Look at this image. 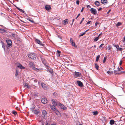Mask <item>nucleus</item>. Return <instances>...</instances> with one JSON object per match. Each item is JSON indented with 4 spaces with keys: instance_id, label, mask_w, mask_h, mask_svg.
<instances>
[{
    "instance_id": "2eb2a0df",
    "label": "nucleus",
    "mask_w": 125,
    "mask_h": 125,
    "mask_svg": "<svg viewBox=\"0 0 125 125\" xmlns=\"http://www.w3.org/2000/svg\"><path fill=\"white\" fill-rule=\"evenodd\" d=\"M59 105L62 109L64 110L66 108L63 105H62L61 103H59Z\"/></svg>"
},
{
    "instance_id": "9d476101",
    "label": "nucleus",
    "mask_w": 125,
    "mask_h": 125,
    "mask_svg": "<svg viewBox=\"0 0 125 125\" xmlns=\"http://www.w3.org/2000/svg\"><path fill=\"white\" fill-rule=\"evenodd\" d=\"M70 41L71 44L73 46L75 47H77V46L75 45V43L73 42L72 38H71L70 39Z\"/></svg>"
},
{
    "instance_id": "e2e57ef3",
    "label": "nucleus",
    "mask_w": 125,
    "mask_h": 125,
    "mask_svg": "<svg viewBox=\"0 0 125 125\" xmlns=\"http://www.w3.org/2000/svg\"><path fill=\"white\" fill-rule=\"evenodd\" d=\"M57 56L59 57L60 56V54L57 53Z\"/></svg>"
},
{
    "instance_id": "6e6d98bb",
    "label": "nucleus",
    "mask_w": 125,
    "mask_h": 125,
    "mask_svg": "<svg viewBox=\"0 0 125 125\" xmlns=\"http://www.w3.org/2000/svg\"><path fill=\"white\" fill-rule=\"evenodd\" d=\"M80 13L76 17V19H77L78 17H79V16L80 15Z\"/></svg>"
},
{
    "instance_id": "bb28decb",
    "label": "nucleus",
    "mask_w": 125,
    "mask_h": 125,
    "mask_svg": "<svg viewBox=\"0 0 125 125\" xmlns=\"http://www.w3.org/2000/svg\"><path fill=\"white\" fill-rule=\"evenodd\" d=\"M98 112L96 111L93 112V114L94 115H96L97 114H98Z\"/></svg>"
},
{
    "instance_id": "6ab92c4d",
    "label": "nucleus",
    "mask_w": 125,
    "mask_h": 125,
    "mask_svg": "<svg viewBox=\"0 0 125 125\" xmlns=\"http://www.w3.org/2000/svg\"><path fill=\"white\" fill-rule=\"evenodd\" d=\"M40 112L38 110H35L34 111V113L35 114L37 115Z\"/></svg>"
},
{
    "instance_id": "0eeeda50",
    "label": "nucleus",
    "mask_w": 125,
    "mask_h": 125,
    "mask_svg": "<svg viewBox=\"0 0 125 125\" xmlns=\"http://www.w3.org/2000/svg\"><path fill=\"white\" fill-rule=\"evenodd\" d=\"M17 66L21 69H25V67L22 66V65L19 63H17Z\"/></svg>"
},
{
    "instance_id": "39448f33",
    "label": "nucleus",
    "mask_w": 125,
    "mask_h": 125,
    "mask_svg": "<svg viewBox=\"0 0 125 125\" xmlns=\"http://www.w3.org/2000/svg\"><path fill=\"white\" fill-rule=\"evenodd\" d=\"M91 12L94 15H96L97 14V11L94 8H92L90 9Z\"/></svg>"
},
{
    "instance_id": "c03bdc74",
    "label": "nucleus",
    "mask_w": 125,
    "mask_h": 125,
    "mask_svg": "<svg viewBox=\"0 0 125 125\" xmlns=\"http://www.w3.org/2000/svg\"><path fill=\"white\" fill-rule=\"evenodd\" d=\"M108 50H110V51H111V49H112V47H110V46H109L108 47Z\"/></svg>"
},
{
    "instance_id": "0e129e2a",
    "label": "nucleus",
    "mask_w": 125,
    "mask_h": 125,
    "mask_svg": "<svg viewBox=\"0 0 125 125\" xmlns=\"http://www.w3.org/2000/svg\"><path fill=\"white\" fill-rule=\"evenodd\" d=\"M110 11H111V10H109V11H108L107 12V13H109V12H110Z\"/></svg>"
},
{
    "instance_id": "58836bf2",
    "label": "nucleus",
    "mask_w": 125,
    "mask_h": 125,
    "mask_svg": "<svg viewBox=\"0 0 125 125\" xmlns=\"http://www.w3.org/2000/svg\"><path fill=\"white\" fill-rule=\"evenodd\" d=\"M6 31L4 29H2L1 31H0V33H4Z\"/></svg>"
},
{
    "instance_id": "dca6fc26",
    "label": "nucleus",
    "mask_w": 125,
    "mask_h": 125,
    "mask_svg": "<svg viewBox=\"0 0 125 125\" xmlns=\"http://www.w3.org/2000/svg\"><path fill=\"white\" fill-rule=\"evenodd\" d=\"M15 6L18 10L20 11L21 12H22L24 13H25V12L24 11L21 9H20L19 8H18V7H17L16 6Z\"/></svg>"
},
{
    "instance_id": "37998d69",
    "label": "nucleus",
    "mask_w": 125,
    "mask_h": 125,
    "mask_svg": "<svg viewBox=\"0 0 125 125\" xmlns=\"http://www.w3.org/2000/svg\"><path fill=\"white\" fill-rule=\"evenodd\" d=\"M53 95L55 96H56L57 95V94L56 92H54L53 93Z\"/></svg>"
},
{
    "instance_id": "8fccbe9b",
    "label": "nucleus",
    "mask_w": 125,
    "mask_h": 125,
    "mask_svg": "<svg viewBox=\"0 0 125 125\" xmlns=\"http://www.w3.org/2000/svg\"><path fill=\"white\" fill-rule=\"evenodd\" d=\"M99 23L98 22H96V23H95V25L96 26L98 24H99Z\"/></svg>"
},
{
    "instance_id": "f8f14e48",
    "label": "nucleus",
    "mask_w": 125,
    "mask_h": 125,
    "mask_svg": "<svg viewBox=\"0 0 125 125\" xmlns=\"http://www.w3.org/2000/svg\"><path fill=\"white\" fill-rule=\"evenodd\" d=\"M55 106V105H50V107L51 108V109L53 110L54 111L56 109V107Z\"/></svg>"
},
{
    "instance_id": "c9c22d12",
    "label": "nucleus",
    "mask_w": 125,
    "mask_h": 125,
    "mask_svg": "<svg viewBox=\"0 0 125 125\" xmlns=\"http://www.w3.org/2000/svg\"><path fill=\"white\" fill-rule=\"evenodd\" d=\"M48 70L51 73H53V71L52 70V69L51 68H50V69H48Z\"/></svg>"
},
{
    "instance_id": "09e8293b",
    "label": "nucleus",
    "mask_w": 125,
    "mask_h": 125,
    "mask_svg": "<svg viewBox=\"0 0 125 125\" xmlns=\"http://www.w3.org/2000/svg\"><path fill=\"white\" fill-rule=\"evenodd\" d=\"M32 80L34 81V82L35 83L37 81L35 79L33 78V79H32Z\"/></svg>"
},
{
    "instance_id": "7c9ffc66",
    "label": "nucleus",
    "mask_w": 125,
    "mask_h": 125,
    "mask_svg": "<svg viewBox=\"0 0 125 125\" xmlns=\"http://www.w3.org/2000/svg\"><path fill=\"white\" fill-rule=\"evenodd\" d=\"M100 56L99 55H98L96 57V62L98 61L99 58Z\"/></svg>"
},
{
    "instance_id": "f257e3e1",
    "label": "nucleus",
    "mask_w": 125,
    "mask_h": 125,
    "mask_svg": "<svg viewBox=\"0 0 125 125\" xmlns=\"http://www.w3.org/2000/svg\"><path fill=\"white\" fill-rule=\"evenodd\" d=\"M7 45H6V47L8 49L11 48L12 46V42L10 40H6Z\"/></svg>"
},
{
    "instance_id": "72a5a7b5",
    "label": "nucleus",
    "mask_w": 125,
    "mask_h": 125,
    "mask_svg": "<svg viewBox=\"0 0 125 125\" xmlns=\"http://www.w3.org/2000/svg\"><path fill=\"white\" fill-rule=\"evenodd\" d=\"M121 22H118L117 24H116V26L118 27L121 25Z\"/></svg>"
},
{
    "instance_id": "a18cd8bd",
    "label": "nucleus",
    "mask_w": 125,
    "mask_h": 125,
    "mask_svg": "<svg viewBox=\"0 0 125 125\" xmlns=\"http://www.w3.org/2000/svg\"><path fill=\"white\" fill-rule=\"evenodd\" d=\"M85 33V32H83L82 34L80 35H79V36L80 37L82 36H83V35H84Z\"/></svg>"
},
{
    "instance_id": "3c124183",
    "label": "nucleus",
    "mask_w": 125,
    "mask_h": 125,
    "mask_svg": "<svg viewBox=\"0 0 125 125\" xmlns=\"http://www.w3.org/2000/svg\"><path fill=\"white\" fill-rule=\"evenodd\" d=\"M119 73H125V71L120 72Z\"/></svg>"
},
{
    "instance_id": "603ef678",
    "label": "nucleus",
    "mask_w": 125,
    "mask_h": 125,
    "mask_svg": "<svg viewBox=\"0 0 125 125\" xmlns=\"http://www.w3.org/2000/svg\"><path fill=\"white\" fill-rule=\"evenodd\" d=\"M104 45V44H101V45H100V46L99 47H101L103 46Z\"/></svg>"
},
{
    "instance_id": "473e14b6",
    "label": "nucleus",
    "mask_w": 125,
    "mask_h": 125,
    "mask_svg": "<svg viewBox=\"0 0 125 125\" xmlns=\"http://www.w3.org/2000/svg\"><path fill=\"white\" fill-rule=\"evenodd\" d=\"M27 20L32 23H34V22L33 20H31L30 18L27 19Z\"/></svg>"
},
{
    "instance_id": "a19ab883",
    "label": "nucleus",
    "mask_w": 125,
    "mask_h": 125,
    "mask_svg": "<svg viewBox=\"0 0 125 125\" xmlns=\"http://www.w3.org/2000/svg\"><path fill=\"white\" fill-rule=\"evenodd\" d=\"M114 73H115V74H119V73H117V70H114Z\"/></svg>"
},
{
    "instance_id": "4d7b16f0",
    "label": "nucleus",
    "mask_w": 125,
    "mask_h": 125,
    "mask_svg": "<svg viewBox=\"0 0 125 125\" xmlns=\"http://www.w3.org/2000/svg\"><path fill=\"white\" fill-rule=\"evenodd\" d=\"M87 7L88 8H91V6L90 5H87Z\"/></svg>"
},
{
    "instance_id": "aec40b11",
    "label": "nucleus",
    "mask_w": 125,
    "mask_h": 125,
    "mask_svg": "<svg viewBox=\"0 0 125 125\" xmlns=\"http://www.w3.org/2000/svg\"><path fill=\"white\" fill-rule=\"evenodd\" d=\"M52 104L53 105L56 106L57 104V103L53 99H52Z\"/></svg>"
},
{
    "instance_id": "1a4fd4ad",
    "label": "nucleus",
    "mask_w": 125,
    "mask_h": 125,
    "mask_svg": "<svg viewBox=\"0 0 125 125\" xmlns=\"http://www.w3.org/2000/svg\"><path fill=\"white\" fill-rule=\"evenodd\" d=\"M81 75V73L78 72H74V75L76 77H79Z\"/></svg>"
},
{
    "instance_id": "423d86ee",
    "label": "nucleus",
    "mask_w": 125,
    "mask_h": 125,
    "mask_svg": "<svg viewBox=\"0 0 125 125\" xmlns=\"http://www.w3.org/2000/svg\"><path fill=\"white\" fill-rule=\"evenodd\" d=\"M48 102V101L46 98L44 97L42 98L41 100V102L43 104H45Z\"/></svg>"
},
{
    "instance_id": "cd10ccee",
    "label": "nucleus",
    "mask_w": 125,
    "mask_h": 125,
    "mask_svg": "<svg viewBox=\"0 0 125 125\" xmlns=\"http://www.w3.org/2000/svg\"><path fill=\"white\" fill-rule=\"evenodd\" d=\"M95 68L97 70H98L99 69V66L97 64L95 63Z\"/></svg>"
},
{
    "instance_id": "774afa93",
    "label": "nucleus",
    "mask_w": 125,
    "mask_h": 125,
    "mask_svg": "<svg viewBox=\"0 0 125 125\" xmlns=\"http://www.w3.org/2000/svg\"><path fill=\"white\" fill-rule=\"evenodd\" d=\"M84 19V18H83L82 20V21H83Z\"/></svg>"
},
{
    "instance_id": "9b49d317",
    "label": "nucleus",
    "mask_w": 125,
    "mask_h": 125,
    "mask_svg": "<svg viewBox=\"0 0 125 125\" xmlns=\"http://www.w3.org/2000/svg\"><path fill=\"white\" fill-rule=\"evenodd\" d=\"M77 83L78 84V86L80 87H82L83 85L82 83L80 81H77Z\"/></svg>"
},
{
    "instance_id": "a211bd4d",
    "label": "nucleus",
    "mask_w": 125,
    "mask_h": 125,
    "mask_svg": "<svg viewBox=\"0 0 125 125\" xmlns=\"http://www.w3.org/2000/svg\"><path fill=\"white\" fill-rule=\"evenodd\" d=\"M63 24L64 25H65L67 24L68 22V20L67 19H65V20L63 21Z\"/></svg>"
},
{
    "instance_id": "7ed1b4c3",
    "label": "nucleus",
    "mask_w": 125,
    "mask_h": 125,
    "mask_svg": "<svg viewBox=\"0 0 125 125\" xmlns=\"http://www.w3.org/2000/svg\"><path fill=\"white\" fill-rule=\"evenodd\" d=\"M41 58L43 63L45 65L46 67H48V63L44 57H41Z\"/></svg>"
},
{
    "instance_id": "20e7f679",
    "label": "nucleus",
    "mask_w": 125,
    "mask_h": 125,
    "mask_svg": "<svg viewBox=\"0 0 125 125\" xmlns=\"http://www.w3.org/2000/svg\"><path fill=\"white\" fill-rule=\"evenodd\" d=\"M28 57L31 59H34L36 58V56L34 54H30L28 55Z\"/></svg>"
},
{
    "instance_id": "393cba45",
    "label": "nucleus",
    "mask_w": 125,
    "mask_h": 125,
    "mask_svg": "<svg viewBox=\"0 0 125 125\" xmlns=\"http://www.w3.org/2000/svg\"><path fill=\"white\" fill-rule=\"evenodd\" d=\"M94 4L98 6H99L100 3L98 1H96L95 2Z\"/></svg>"
},
{
    "instance_id": "13d9d810",
    "label": "nucleus",
    "mask_w": 125,
    "mask_h": 125,
    "mask_svg": "<svg viewBox=\"0 0 125 125\" xmlns=\"http://www.w3.org/2000/svg\"><path fill=\"white\" fill-rule=\"evenodd\" d=\"M83 9H84V8H83V7L82 8V9L81 10V12H82L83 10Z\"/></svg>"
},
{
    "instance_id": "a878e982",
    "label": "nucleus",
    "mask_w": 125,
    "mask_h": 125,
    "mask_svg": "<svg viewBox=\"0 0 125 125\" xmlns=\"http://www.w3.org/2000/svg\"><path fill=\"white\" fill-rule=\"evenodd\" d=\"M115 121L113 120H111L110 121V124L111 125H113L114 124Z\"/></svg>"
},
{
    "instance_id": "e433bc0d",
    "label": "nucleus",
    "mask_w": 125,
    "mask_h": 125,
    "mask_svg": "<svg viewBox=\"0 0 125 125\" xmlns=\"http://www.w3.org/2000/svg\"><path fill=\"white\" fill-rule=\"evenodd\" d=\"M99 38L98 36L96 37L94 39V41H97L99 39Z\"/></svg>"
},
{
    "instance_id": "4be33fe9",
    "label": "nucleus",
    "mask_w": 125,
    "mask_h": 125,
    "mask_svg": "<svg viewBox=\"0 0 125 125\" xmlns=\"http://www.w3.org/2000/svg\"><path fill=\"white\" fill-rule=\"evenodd\" d=\"M107 73L109 75H111L113 73V72L112 71H107Z\"/></svg>"
},
{
    "instance_id": "69168bd1",
    "label": "nucleus",
    "mask_w": 125,
    "mask_h": 125,
    "mask_svg": "<svg viewBox=\"0 0 125 125\" xmlns=\"http://www.w3.org/2000/svg\"><path fill=\"white\" fill-rule=\"evenodd\" d=\"M118 70L119 71H121V69H120V68H118Z\"/></svg>"
},
{
    "instance_id": "680f3d73",
    "label": "nucleus",
    "mask_w": 125,
    "mask_h": 125,
    "mask_svg": "<svg viewBox=\"0 0 125 125\" xmlns=\"http://www.w3.org/2000/svg\"><path fill=\"white\" fill-rule=\"evenodd\" d=\"M56 125V124L55 123L53 124H51L50 125Z\"/></svg>"
},
{
    "instance_id": "c85d7f7f",
    "label": "nucleus",
    "mask_w": 125,
    "mask_h": 125,
    "mask_svg": "<svg viewBox=\"0 0 125 125\" xmlns=\"http://www.w3.org/2000/svg\"><path fill=\"white\" fill-rule=\"evenodd\" d=\"M19 72V71L17 69L16 71V73L15 74V76L16 77H17L18 75Z\"/></svg>"
},
{
    "instance_id": "ddd939ff",
    "label": "nucleus",
    "mask_w": 125,
    "mask_h": 125,
    "mask_svg": "<svg viewBox=\"0 0 125 125\" xmlns=\"http://www.w3.org/2000/svg\"><path fill=\"white\" fill-rule=\"evenodd\" d=\"M42 86V87L45 90H46L47 89V85L43 83H42L41 84Z\"/></svg>"
},
{
    "instance_id": "5701e85b",
    "label": "nucleus",
    "mask_w": 125,
    "mask_h": 125,
    "mask_svg": "<svg viewBox=\"0 0 125 125\" xmlns=\"http://www.w3.org/2000/svg\"><path fill=\"white\" fill-rule=\"evenodd\" d=\"M1 43H2V47L4 49V51L5 50V48L6 47V45L4 43L2 42H1Z\"/></svg>"
},
{
    "instance_id": "f3484780",
    "label": "nucleus",
    "mask_w": 125,
    "mask_h": 125,
    "mask_svg": "<svg viewBox=\"0 0 125 125\" xmlns=\"http://www.w3.org/2000/svg\"><path fill=\"white\" fill-rule=\"evenodd\" d=\"M45 8L46 10H48L51 9V7L50 6L48 5H46L45 6Z\"/></svg>"
},
{
    "instance_id": "f704fd0d",
    "label": "nucleus",
    "mask_w": 125,
    "mask_h": 125,
    "mask_svg": "<svg viewBox=\"0 0 125 125\" xmlns=\"http://www.w3.org/2000/svg\"><path fill=\"white\" fill-rule=\"evenodd\" d=\"M107 58V56H106V57H104V60L103 61V63H104L105 62Z\"/></svg>"
},
{
    "instance_id": "79ce46f5",
    "label": "nucleus",
    "mask_w": 125,
    "mask_h": 125,
    "mask_svg": "<svg viewBox=\"0 0 125 125\" xmlns=\"http://www.w3.org/2000/svg\"><path fill=\"white\" fill-rule=\"evenodd\" d=\"M114 47H115L117 49H118L119 48V46L118 45H114Z\"/></svg>"
},
{
    "instance_id": "49530a36",
    "label": "nucleus",
    "mask_w": 125,
    "mask_h": 125,
    "mask_svg": "<svg viewBox=\"0 0 125 125\" xmlns=\"http://www.w3.org/2000/svg\"><path fill=\"white\" fill-rule=\"evenodd\" d=\"M11 35L13 37L15 38V37L16 35L15 34L13 33Z\"/></svg>"
},
{
    "instance_id": "338daca9",
    "label": "nucleus",
    "mask_w": 125,
    "mask_h": 125,
    "mask_svg": "<svg viewBox=\"0 0 125 125\" xmlns=\"http://www.w3.org/2000/svg\"><path fill=\"white\" fill-rule=\"evenodd\" d=\"M122 69V70H123V68H122V67H120V69Z\"/></svg>"
},
{
    "instance_id": "c756f323",
    "label": "nucleus",
    "mask_w": 125,
    "mask_h": 125,
    "mask_svg": "<svg viewBox=\"0 0 125 125\" xmlns=\"http://www.w3.org/2000/svg\"><path fill=\"white\" fill-rule=\"evenodd\" d=\"M42 114L47 115V113L46 111L44 110H43Z\"/></svg>"
},
{
    "instance_id": "2f4dec72",
    "label": "nucleus",
    "mask_w": 125,
    "mask_h": 125,
    "mask_svg": "<svg viewBox=\"0 0 125 125\" xmlns=\"http://www.w3.org/2000/svg\"><path fill=\"white\" fill-rule=\"evenodd\" d=\"M47 115H43L42 114V117L43 118V119H45L47 117Z\"/></svg>"
},
{
    "instance_id": "4c0bfd02",
    "label": "nucleus",
    "mask_w": 125,
    "mask_h": 125,
    "mask_svg": "<svg viewBox=\"0 0 125 125\" xmlns=\"http://www.w3.org/2000/svg\"><path fill=\"white\" fill-rule=\"evenodd\" d=\"M12 113L14 115H16L17 114V112L15 111H12Z\"/></svg>"
},
{
    "instance_id": "bf43d9fd",
    "label": "nucleus",
    "mask_w": 125,
    "mask_h": 125,
    "mask_svg": "<svg viewBox=\"0 0 125 125\" xmlns=\"http://www.w3.org/2000/svg\"><path fill=\"white\" fill-rule=\"evenodd\" d=\"M91 22V21H88L87 23V24H88L90 23Z\"/></svg>"
},
{
    "instance_id": "b1692460",
    "label": "nucleus",
    "mask_w": 125,
    "mask_h": 125,
    "mask_svg": "<svg viewBox=\"0 0 125 125\" xmlns=\"http://www.w3.org/2000/svg\"><path fill=\"white\" fill-rule=\"evenodd\" d=\"M24 86L25 87V88H26L28 89H29L30 88L29 86L28 85V84L26 83H25Z\"/></svg>"
},
{
    "instance_id": "de8ad7c7",
    "label": "nucleus",
    "mask_w": 125,
    "mask_h": 125,
    "mask_svg": "<svg viewBox=\"0 0 125 125\" xmlns=\"http://www.w3.org/2000/svg\"><path fill=\"white\" fill-rule=\"evenodd\" d=\"M76 3L78 4L79 5V0H77L76 1Z\"/></svg>"
},
{
    "instance_id": "f03ea898",
    "label": "nucleus",
    "mask_w": 125,
    "mask_h": 125,
    "mask_svg": "<svg viewBox=\"0 0 125 125\" xmlns=\"http://www.w3.org/2000/svg\"><path fill=\"white\" fill-rule=\"evenodd\" d=\"M29 65L30 67H33V70L37 71L38 72L39 70H40V68L37 69L34 67V63L32 62H30L29 63Z\"/></svg>"
},
{
    "instance_id": "6e6552de",
    "label": "nucleus",
    "mask_w": 125,
    "mask_h": 125,
    "mask_svg": "<svg viewBox=\"0 0 125 125\" xmlns=\"http://www.w3.org/2000/svg\"><path fill=\"white\" fill-rule=\"evenodd\" d=\"M36 42L38 44L41 45L42 46H43L44 44H43L39 40L36 39L35 40Z\"/></svg>"
},
{
    "instance_id": "ea45409f",
    "label": "nucleus",
    "mask_w": 125,
    "mask_h": 125,
    "mask_svg": "<svg viewBox=\"0 0 125 125\" xmlns=\"http://www.w3.org/2000/svg\"><path fill=\"white\" fill-rule=\"evenodd\" d=\"M123 50L122 48H119L118 49H117V51H122Z\"/></svg>"
},
{
    "instance_id": "5fc2aeb1",
    "label": "nucleus",
    "mask_w": 125,
    "mask_h": 125,
    "mask_svg": "<svg viewBox=\"0 0 125 125\" xmlns=\"http://www.w3.org/2000/svg\"><path fill=\"white\" fill-rule=\"evenodd\" d=\"M57 53L60 54L61 52L60 51L57 50Z\"/></svg>"
},
{
    "instance_id": "4468645a",
    "label": "nucleus",
    "mask_w": 125,
    "mask_h": 125,
    "mask_svg": "<svg viewBox=\"0 0 125 125\" xmlns=\"http://www.w3.org/2000/svg\"><path fill=\"white\" fill-rule=\"evenodd\" d=\"M101 3L104 4H106L108 3V1L107 0H101Z\"/></svg>"
},
{
    "instance_id": "864d4df0",
    "label": "nucleus",
    "mask_w": 125,
    "mask_h": 125,
    "mask_svg": "<svg viewBox=\"0 0 125 125\" xmlns=\"http://www.w3.org/2000/svg\"><path fill=\"white\" fill-rule=\"evenodd\" d=\"M122 61L121 60L119 62V64L120 65H122Z\"/></svg>"
},
{
    "instance_id": "412c9836",
    "label": "nucleus",
    "mask_w": 125,
    "mask_h": 125,
    "mask_svg": "<svg viewBox=\"0 0 125 125\" xmlns=\"http://www.w3.org/2000/svg\"><path fill=\"white\" fill-rule=\"evenodd\" d=\"M54 112L57 115H59L60 114V113L59 112L57 109Z\"/></svg>"
},
{
    "instance_id": "052dcab7",
    "label": "nucleus",
    "mask_w": 125,
    "mask_h": 125,
    "mask_svg": "<svg viewBox=\"0 0 125 125\" xmlns=\"http://www.w3.org/2000/svg\"><path fill=\"white\" fill-rule=\"evenodd\" d=\"M102 8H100L99 9H98V11H100L102 10Z\"/></svg>"
}]
</instances>
